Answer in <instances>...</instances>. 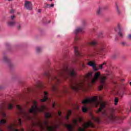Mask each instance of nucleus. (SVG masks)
I'll use <instances>...</instances> for the list:
<instances>
[{"mask_svg": "<svg viewBox=\"0 0 131 131\" xmlns=\"http://www.w3.org/2000/svg\"><path fill=\"white\" fill-rule=\"evenodd\" d=\"M42 49L41 47H37L36 49V51L37 54H39L40 53H41Z\"/></svg>", "mask_w": 131, "mask_h": 131, "instance_id": "22", "label": "nucleus"}, {"mask_svg": "<svg viewBox=\"0 0 131 131\" xmlns=\"http://www.w3.org/2000/svg\"><path fill=\"white\" fill-rule=\"evenodd\" d=\"M16 23H17V22H16L14 20H11V21H8L7 25H8V26H9V27L13 28L14 26H16Z\"/></svg>", "mask_w": 131, "mask_h": 131, "instance_id": "15", "label": "nucleus"}, {"mask_svg": "<svg viewBox=\"0 0 131 131\" xmlns=\"http://www.w3.org/2000/svg\"><path fill=\"white\" fill-rule=\"evenodd\" d=\"M83 105H89V106H85L82 107V111L84 113H86L91 107H96L99 106V108L97 111L98 114H100L101 117L104 118V120L107 123H118L119 120L122 119L121 117H116L112 114H108L107 110L106 108V105L104 103L99 102L98 101V97L95 96L93 98H86L85 99L81 101Z\"/></svg>", "mask_w": 131, "mask_h": 131, "instance_id": "2", "label": "nucleus"}, {"mask_svg": "<svg viewBox=\"0 0 131 131\" xmlns=\"http://www.w3.org/2000/svg\"><path fill=\"white\" fill-rule=\"evenodd\" d=\"M117 39H118V38H117V37H116L115 40H117Z\"/></svg>", "mask_w": 131, "mask_h": 131, "instance_id": "38", "label": "nucleus"}, {"mask_svg": "<svg viewBox=\"0 0 131 131\" xmlns=\"http://www.w3.org/2000/svg\"><path fill=\"white\" fill-rule=\"evenodd\" d=\"M25 7L26 9H27V10L31 11V10H32V4L29 1H26Z\"/></svg>", "mask_w": 131, "mask_h": 131, "instance_id": "13", "label": "nucleus"}, {"mask_svg": "<svg viewBox=\"0 0 131 131\" xmlns=\"http://www.w3.org/2000/svg\"><path fill=\"white\" fill-rule=\"evenodd\" d=\"M118 57V54H115L113 55V59H117Z\"/></svg>", "mask_w": 131, "mask_h": 131, "instance_id": "25", "label": "nucleus"}, {"mask_svg": "<svg viewBox=\"0 0 131 131\" xmlns=\"http://www.w3.org/2000/svg\"><path fill=\"white\" fill-rule=\"evenodd\" d=\"M71 114H72V111L71 110L68 111V113L67 114L65 118L66 120H68V121L69 120V117Z\"/></svg>", "mask_w": 131, "mask_h": 131, "instance_id": "18", "label": "nucleus"}, {"mask_svg": "<svg viewBox=\"0 0 131 131\" xmlns=\"http://www.w3.org/2000/svg\"><path fill=\"white\" fill-rule=\"evenodd\" d=\"M121 45L123 46H125L126 45V43L125 42H122Z\"/></svg>", "mask_w": 131, "mask_h": 131, "instance_id": "29", "label": "nucleus"}, {"mask_svg": "<svg viewBox=\"0 0 131 131\" xmlns=\"http://www.w3.org/2000/svg\"><path fill=\"white\" fill-rule=\"evenodd\" d=\"M40 12H41V10L39 9V10H38V13H40Z\"/></svg>", "mask_w": 131, "mask_h": 131, "instance_id": "34", "label": "nucleus"}, {"mask_svg": "<svg viewBox=\"0 0 131 131\" xmlns=\"http://www.w3.org/2000/svg\"><path fill=\"white\" fill-rule=\"evenodd\" d=\"M115 31L118 32V34L120 38L123 37V34L122 33V29H121V26L120 24H118L117 28L115 29Z\"/></svg>", "mask_w": 131, "mask_h": 131, "instance_id": "11", "label": "nucleus"}, {"mask_svg": "<svg viewBox=\"0 0 131 131\" xmlns=\"http://www.w3.org/2000/svg\"><path fill=\"white\" fill-rule=\"evenodd\" d=\"M106 21H108V20L106 19Z\"/></svg>", "mask_w": 131, "mask_h": 131, "instance_id": "44", "label": "nucleus"}, {"mask_svg": "<svg viewBox=\"0 0 131 131\" xmlns=\"http://www.w3.org/2000/svg\"><path fill=\"white\" fill-rule=\"evenodd\" d=\"M16 107L17 110L19 111V114H20L22 117L25 118V119H31V117L30 116L29 114L36 115L37 112H43V110L37 105V102H36V101H34V105L32 106L31 108H30L28 112L24 111L22 106L20 105L16 104Z\"/></svg>", "mask_w": 131, "mask_h": 131, "instance_id": "5", "label": "nucleus"}, {"mask_svg": "<svg viewBox=\"0 0 131 131\" xmlns=\"http://www.w3.org/2000/svg\"><path fill=\"white\" fill-rule=\"evenodd\" d=\"M116 11L118 13V14L119 15H120V14H121V12L120 11V10H119V9L118 8V6L117 5H116Z\"/></svg>", "mask_w": 131, "mask_h": 131, "instance_id": "23", "label": "nucleus"}, {"mask_svg": "<svg viewBox=\"0 0 131 131\" xmlns=\"http://www.w3.org/2000/svg\"><path fill=\"white\" fill-rule=\"evenodd\" d=\"M49 1H50V2H52L53 0H49Z\"/></svg>", "mask_w": 131, "mask_h": 131, "instance_id": "43", "label": "nucleus"}, {"mask_svg": "<svg viewBox=\"0 0 131 131\" xmlns=\"http://www.w3.org/2000/svg\"><path fill=\"white\" fill-rule=\"evenodd\" d=\"M106 9L107 7H99L97 10V15H98V16H101L102 15V12L103 11V10H106Z\"/></svg>", "mask_w": 131, "mask_h": 131, "instance_id": "14", "label": "nucleus"}, {"mask_svg": "<svg viewBox=\"0 0 131 131\" xmlns=\"http://www.w3.org/2000/svg\"><path fill=\"white\" fill-rule=\"evenodd\" d=\"M74 53L75 55V58L72 61L73 64H75L76 63H78V64H80L82 67H84V63H83V61L82 60H80L79 59L80 58H82V55L81 54V53L80 51L78 50V47L74 46Z\"/></svg>", "mask_w": 131, "mask_h": 131, "instance_id": "8", "label": "nucleus"}, {"mask_svg": "<svg viewBox=\"0 0 131 131\" xmlns=\"http://www.w3.org/2000/svg\"><path fill=\"white\" fill-rule=\"evenodd\" d=\"M45 8H50V4H46V5L45 6Z\"/></svg>", "mask_w": 131, "mask_h": 131, "instance_id": "28", "label": "nucleus"}, {"mask_svg": "<svg viewBox=\"0 0 131 131\" xmlns=\"http://www.w3.org/2000/svg\"><path fill=\"white\" fill-rule=\"evenodd\" d=\"M64 93H67V91H64Z\"/></svg>", "mask_w": 131, "mask_h": 131, "instance_id": "42", "label": "nucleus"}, {"mask_svg": "<svg viewBox=\"0 0 131 131\" xmlns=\"http://www.w3.org/2000/svg\"><path fill=\"white\" fill-rule=\"evenodd\" d=\"M92 119L95 122H97V123H101V122H102L101 118L99 117H95L94 116H92Z\"/></svg>", "mask_w": 131, "mask_h": 131, "instance_id": "17", "label": "nucleus"}, {"mask_svg": "<svg viewBox=\"0 0 131 131\" xmlns=\"http://www.w3.org/2000/svg\"><path fill=\"white\" fill-rule=\"evenodd\" d=\"M45 89V85L40 81H38L35 86L31 88H27L23 94L20 95V97L24 98L26 94L32 93V94H41L42 99H40V102H49L50 98L49 96V92L47 91H41V90Z\"/></svg>", "mask_w": 131, "mask_h": 131, "instance_id": "4", "label": "nucleus"}, {"mask_svg": "<svg viewBox=\"0 0 131 131\" xmlns=\"http://www.w3.org/2000/svg\"><path fill=\"white\" fill-rule=\"evenodd\" d=\"M124 131H127L126 130H124Z\"/></svg>", "mask_w": 131, "mask_h": 131, "instance_id": "45", "label": "nucleus"}, {"mask_svg": "<svg viewBox=\"0 0 131 131\" xmlns=\"http://www.w3.org/2000/svg\"><path fill=\"white\" fill-rule=\"evenodd\" d=\"M89 45L94 47L93 50L92 52V56H97L98 55L104 56L105 52V45H104V44L99 45L98 44V41L95 40L90 42Z\"/></svg>", "mask_w": 131, "mask_h": 131, "instance_id": "6", "label": "nucleus"}, {"mask_svg": "<svg viewBox=\"0 0 131 131\" xmlns=\"http://www.w3.org/2000/svg\"><path fill=\"white\" fill-rule=\"evenodd\" d=\"M6 46L8 50V51L10 53H12V51H13V49H12V47H11V44H10L9 43H6Z\"/></svg>", "mask_w": 131, "mask_h": 131, "instance_id": "19", "label": "nucleus"}, {"mask_svg": "<svg viewBox=\"0 0 131 131\" xmlns=\"http://www.w3.org/2000/svg\"><path fill=\"white\" fill-rule=\"evenodd\" d=\"M42 108H45V106H42Z\"/></svg>", "mask_w": 131, "mask_h": 131, "instance_id": "40", "label": "nucleus"}, {"mask_svg": "<svg viewBox=\"0 0 131 131\" xmlns=\"http://www.w3.org/2000/svg\"><path fill=\"white\" fill-rule=\"evenodd\" d=\"M114 102H115V105H117V103H118V98H115Z\"/></svg>", "mask_w": 131, "mask_h": 131, "instance_id": "26", "label": "nucleus"}, {"mask_svg": "<svg viewBox=\"0 0 131 131\" xmlns=\"http://www.w3.org/2000/svg\"><path fill=\"white\" fill-rule=\"evenodd\" d=\"M15 27L16 29H17L19 31L20 30H22V28H23V26H22V24L19 22H16V24L15 25Z\"/></svg>", "mask_w": 131, "mask_h": 131, "instance_id": "16", "label": "nucleus"}, {"mask_svg": "<svg viewBox=\"0 0 131 131\" xmlns=\"http://www.w3.org/2000/svg\"><path fill=\"white\" fill-rule=\"evenodd\" d=\"M14 108V105L13 103L11 102H7V103L3 102L0 104V114L4 118L7 117V114L5 112L6 109H8L9 110H12Z\"/></svg>", "mask_w": 131, "mask_h": 131, "instance_id": "9", "label": "nucleus"}, {"mask_svg": "<svg viewBox=\"0 0 131 131\" xmlns=\"http://www.w3.org/2000/svg\"><path fill=\"white\" fill-rule=\"evenodd\" d=\"M57 37H61V36H60V35H58L57 36Z\"/></svg>", "mask_w": 131, "mask_h": 131, "instance_id": "37", "label": "nucleus"}, {"mask_svg": "<svg viewBox=\"0 0 131 131\" xmlns=\"http://www.w3.org/2000/svg\"><path fill=\"white\" fill-rule=\"evenodd\" d=\"M10 13H11L12 14H13V13H14V10H11L10 11Z\"/></svg>", "mask_w": 131, "mask_h": 131, "instance_id": "32", "label": "nucleus"}, {"mask_svg": "<svg viewBox=\"0 0 131 131\" xmlns=\"http://www.w3.org/2000/svg\"><path fill=\"white\" fill-rule=\"evenodd\" d=\"M95 30L96 29H93V31H95Z\"/></svg>", "mask_w": 131, "mask_h": 131, "instance_id": "41", "label": "nucleus"}, {"mask_svg": "<svg viewBox=\"0 0 131 131\" xmlns=\"http://www.w3.org/2000/svg\"><path fill=\"white\" fill-rule=\"evenodd\" d=\"M15 15H12L11 17H10V20L11 21H14V19H15Z\"/></svg>", "mask_w": 131, "mask_h": 131, "instance_id": "27", "label": "nucleus"}, {"mask_svg": "<svg viewBox=\"0 0 131 131\" xmlns=\"http://www.w3.org/2000/svg\"><path fill=\"white\" fill-rule=\"evenodd\" d=\"M124 80V79H121L120 80V81H122V82Z\"/></svg>", "mask_w": 131, "mask_h": 131, "instance_id": "35", "label": "nucleus"}, {"mask_svg": "<svg viewBox=\"0 0 131 131\" xmlns=\"http://www.w3.org/2000/svg\"><path fill=\"white\" fill-rule=\"evenodd\" d=\"M51 23V20H49L48 23V24H50Z\"/></svg>", "mask_w": 131, "mask_h": 131, "instance_id": "36", "label": "nucleus"}, {"mask_svg": "<svg viewBox=\"0 0 131 131\" xmlns=\"http://www.w3.org/2000/svg\"><path fill=\"white\" fill-rule=\"evenodd\" d=\"M54 6V4H51L50 7V8H53Z\"/></svg>", "mask_w": 131, "mask_h": 131, "instance_id": "30", "label": "nucleus"}, {"mask_svg": "<svg viewBox=\"0 0 131 131\" xmlns=\"http://www.w3.org/2000/svg\"><path fill=\"white\" fill-rule=\"evenodd\" d=\"M124 90H125V88H124V90H122V93L120 94L121 97H123V95H124V94H125V91H124Z\"/></svg>", "mask_w": 131, "mask_h": 131, "instance_id": "24", "label": "nucleus"}, {"mask_svg": "<svg viewBox=\"0 0 131 131\" xmlns=\"http://www.w3.org/2000/svg\"><path fill=\"white\" fill-rule=\"evenodd\" d=\"M128 37V38H131V34H129Z\"/></svg>", "mask_w": 131, "mask_h": 131, "instance_id": "33", "label": "nucleus"}, {"mask_svg": "<svg viewBox=\"0 0 131 131\" xmlns=\"http://www.w3.org/2000/svg\"><path fill=\"white\" fill-rule=\"evenodd\" d=\"M104 36H105V34H104L102 32H100L98 34V37H99V38H103V37H104Z\"/></svg>", "mask_w": 131, "mask_h": 131, "instance_id": "21", "label": "nucleus"}, {"mask_svg": "<svg viewBox=\"0 0 131 131\" xmlns=\"http://www.w3.org/2000/svg\"><path fill=\"white\" fill-rule=\"evenodd\" d=\"M18 122H17L16 121H14V122L11 124L10 125L7 124V120L6 119L3 118L2 120H0V126L1 125H6L8 131H24V129L22 128L21 130H19L17 129V128H15V126H17V125L21 126L22 124V119L21 118H18ZM0 131H3L0 128Z\"/></svg>", "mask_w": 131, "mask_h": 131, "instance_id": "7", "label": "nucleus"}, {"mask_svg": "<svg viewBox=\"0 0 131 131\" xmlns=\"http://www.w3.org/2000/svg\"><path fill=\"white\" fill-rule=\"evenodd\" d=\"M5 89H6V85L3 84L0 85V91L5 90ZM2 97H3V93H0V98H2Z\"/></svg>", "mask_w": 131, "mask_h": 131, "instance_id": "20", "label": "nucleus"}, {"mask_svg": "<svg viewBox=\"0 0 131 131\" xmlns=\"http://www.w3.org/2000/svg\"><path fill=\"white\" fill-rule=\"evenodd\" d=\"M88 65L92 67L94 71H98V70H102L104 68V66H105L107 70L106 71V76H103L101 77L100 76V72H97L95 73V79L93 80V82H95V80H100L101 85L98 86V90L102 91L104 89L106 84V79H107V76H110L112 74V72L109 70L112 68V65L111 63L109 61H104L99 66H97L95 63L88 62Z\"/></svg>", "mask_w": 131, "mask_h": 131, "instance_id": "3", "label": "nucleus"}, {"mask_svg": "<svg viewBox=\"0 0 131 131\" xmlns=\"http://www.w3.org/2000/svg\"><path fill=\"white\" fill-rule=\"evenodd\" d=\"M3 60L4 62H5V63L7 64L8 67L9 68L10 70H13V69L15 68V66L14 65L13 62H12L11 59L8 58V57L4 56L3 57Z\"/></svg>", "mask_w": 131, "mask_h": 131, "instance_id": "10", "label": "nucleus"}, {"mask_svg": "<svg viewBox=\"0 0 131 131\" xmlns=\"http://www.w3.org/2000/svg\"><path fill=\"white\" fill-rule=\"evenodd\" d=\"M82 30H83L82 28H78L75 30L74 31V33L75 34V41H77V40H79V39H80L79 37L77 36V33H79L80 32L81 33L82 32Z\"/></svg>", "mask_w": 131, "mask_h": 131, "instance_id": "12", "label": "nucleus"}, {"mask_svg": "<svg viewBox=\"0 0 131 131\" xmlns=\"http://www.w3.org/2000/svg\"><path fill=\"white\" fill-rule=\"evenodd\" d=\"M55 106H56V103H53V108H55Z\"/></svg>", "mask_w": 131, "mask_h": 131, "instance_id": "31", "label": "nucleus"}, {"mask_svg": "<svg viewBox=\"0 0 131 131\" xmlns=\"http://www.w3.org/2000/svg\"><path fill=\"white\" fill-rule=\"evenodd\" d=\"M47 69L48 64L45 63L40 67L39 70L43 72V76L47 79L49 83L50 84L51 91L56 93L59 92L57 84L61 82L60 78H63L65 80L69 79L71 82L70 84L71 90L74 92H78L79 90L84 88V82L89 81L90 76H92V74H90V75L83 76V79L79 81H73V78L76 77V73L75 69L69 66L68 62L59 63L57 68L51 72L47 71Z\"/></svg>", "mask_w": 131, "mask_h": 131, "instance_id": "1", "label": "nucleus"}, {"mask_svg": "<svg viewBox=\"0 0 131 131\" xmlns=\"http://www.w3.org/2000/svg\"><path fill=\"white\" fill-rule=\"evenodd\" d=\"M13 0H8L9 2H12Z\"/></svg>", "mask_w": 131, "mask_h": 131, "instance_id": "39", "label": "nucleus"}]
</instances>
